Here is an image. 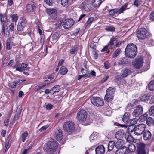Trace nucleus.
Instances as JSON below:
<instances>
[{"label":"nucleus","mask_w":154,"mask_h":154,"mask_svg":"<svg viewBox=\"0 0 154 154\" xmlns=\"http://www.w3.org/2000/svg\"><path fill=\"white\" fill-rule=\"evenodd\" d=\"M137 48L136 45L133 44H128L125 49V56L130 58H134L137 54Z\"/></svg>","instance_id":"f257e3e1"},{"label":"nucleus","mask_w":154,"mask_h":154,"mask_svg":"<svg viewBox=\"0 0 154 154\" xmlns=\"http://www.w3.org/2000/svg\"><path fill=\"white\" fill-rule=\"evenodd\" d=\"M58 146V143L53 140L48 141L44 146V149L50 154H53Z\"/></svg>","instance_id":"f03ea898"},{"label":"nucleus","mask_w":154,"mask_h":154,"mask_svg":"<svg viewBox=\"0 0 154 154\" xmlns=\"http://www.w3.org/2000/svg\"><path fill=\"white\" fill-rule=\"evenodd\" d=\"M63 130L67 132H70L74 129V124L71 121H67L63 125Z\"/></svg>","instance_id":"7ed1b4c3"},{"label":"nucleus","mask_w":154,"mask_h":154,"mask_svg":"<svg viewBox=\"0 0 154 154\" xmlns=\"http://www.w3.org/2000/svg\"><path fill=\"white\" fill-rule=\"evenodd\" d=\"M146 125L143 124H139L134 127V133L137 135L142 134L145 130Z\"/></svg>","instance_id":"20e7f679"},{"label":"nucleus","mask_w":154,"mask_h":154,"mask_svg":"<svg viewBox=\"0 0 154 154\" xmlns=\"http://www.w3.org/2000/svg\"><path fill=\"white\" fill-rule=\"evenodd\" d=\"M90 100L91 103L97 107L102 106L104 104L103 99L98 97H93Z\"/></svg>","instance_id":"39448f33"},{"label":"nucleus","mask_w":154,"mask_h":154,"mask_svg":"<svg viewBox=\"0 0 154 154\" xmlns=\"http://www.w3.org/2000/svg\"><path fill=\"white\" fill-rule=\"evenodd\" d=\"M82 8L85 11L89 12L93 9L92 2L88 0L84 1L81 5Z\"/></svg>","instance_id":"423d86ee"},{"label":"nucleus","mask_w":154,"mask_h":154,"mask_svg":"<svg viewBox=\"0 0 154 154\" xmlns=\"http://www.w3.org/2000/svg\"><path fill=\"white\" fill-rule=\"evenodd\" d=\"M27 21L23 18H20L19 20L17 29L19 31H22L27 26Z\"/></svg>","instance_id":"0eeeda50"},{"label":"nucleus","mask_w":154,"mask_h":154,"mask_svg":"<svg viewBox=\"0 0 154 154\" xmlns=\"http://www.w3.org/2000/svg\"><path fill=\"white\" fill-rule=\"evenodd\" d=\"M87 116V112L84 110H81L77 113L76 118L80 121L86 120Z\"/></svg>","instance_id":"6e6552de"},{"label":"nucleus","mask_w":154,"mask_h":154,"mask_svg":"<svg viewBox=\"0 0 154 154\" xmlns=\"http://www.w3.org/2000/svg\"><path fill=\"white\" fill-rule=\"evenodd\" d=\"M143 109L141 105H138L135 107L132 112V115L134 117H138L143 113Z\"/></svg>","instance_id":"1a4fd4ad"},{"label":"nucleus","mask_w":154,"mask_h":154,"mask_svg":"<svg viewBox=\"0 0 154 154\" xmlns=\"http://www.w3.org/2000/svg\"><path fill=\"white\" fill-rule=\"evenodd\" d=\"M147 31L145 28H141L138 29L137 32V35L139 39H144L146 38Z\"/></svg>","instance_id":"9d476101"},{"label":"nucleus","mask_w":154,"mask_h":154,"mask_svg":"<svg viewBox=\"0 0 154 154\" xmlns=\"http://www.w3.org/2000/svg\"><path fill=\"white\" fill-rule=\"evenodd\" d=\"M143 63V60L141 58H137L134 61L132 62V64L137 69L141 68Z\"/></svg>","instance_id":"9b49d317"},{"label":"nucleus","mask_w":154,"mask_h":154,"mask_svg":"<svg viewBox=\"0 0 154 154\" xmlns=\"http://www.w3.org/2000/svg\"><path fill=\"white\" fill-rule=\"evenodd\" d=\"M47 12L50 17L54 20H55L57 16V10L55 8H49L47 10Z\"/></svg>","instance_id":"f8f14e48"},{"label":"nucleus","mask_w":154,"mask_h":154,"mask_svg":"<svg viewBox=\"0 0 154 154\" xmlns=\"http://www.w3.org/2000/svg\"><path fill=\"white\" fill-rule=\"evenodd\" d=\"M74 23V20L72 19H67L63 21L62 26L65 29H67L71 27Z\"/></svg>","instance_id":"ddd939ff"},{"label":"nucleus","mask_w":154,"mask_h":154,"mask_svg":"<svg viewBox=\"0 0 154 154\" xmlns=\"http://www.w3.org/2000/svg\"><path fill=\"white\" fill-rule=\"evenodd\" d=\"M119 143H120V142L118 141L116 143V144L115 145V143L114 141H109L108 145V151H111L112 150L115 146L117 148H118V147H119V148L121 147L122 146V145H119V146H118V145H119Z\"/></svg>","instance_id":"4468645a"},{"label":"nucleus","mask_w":154,"mask_h":154,"mask_svg":"<svg viewBox=\"0 0 154 154\" xmlns=\"http://www.w3.org/2000/svg\"><path fill=\"white\" fill-rule=\"evenodd\" d=\"M145 146L146 145L144 143L140 144L137 150V154H146L145 150Z\"/></svg>","instance_id":"2eb2a0df"},{"label":"nucleus","mask_w":154,"mask_h":154,"mask_svg":"<svg viewBox=\"0 0 154 154\" xmlns=\"http://www.w3.org/2000/svg\"><path fill=\"white\" fill-rule=\"evenodd\" d=\"M128 5V3H127L124 4L119 9L118 8L112 9L114 11V13H118V14H120L121 13H122L123 11L126 9Z\"/></svg>","instance_id":"dca6fc26"},{"label":"nucleus","mask_w":154,"mask_h":154,"mask_svg":"<svg viewBox=\"0 0 154 154\" xmlns=\"http://www.w3.org/2000/svg\"><path fill=\"white\" fill-rule=\"evenodd\" d=\"M28 66V65L27 64L23 63L21 64V66L16 68V70L20 72H22L25 70L29 71L30 68L29 67H27Z\"/></svg>","instance_id":"f3484780"},{"label":"nucleus","mask_w":154,"mask_h":154,"mask_svg":"<svg viewBox=\"0 0 154 154\" xmlns=\"http://www.w3.org/2000/svg\"><path fill=\"white\" fill-rule=\"evenodd\" d=\"M96 154H104L105 152V148L103 145L98 146L95 149Z\"/></svg>","instance_id":"a211bd4d"},{"label":"nucleus","mask_w":154,"mask_h":154,"mask_svg":"<svg viewBox=\"0 0 154 154\" xmlns=\"http://www.w3.org/2000/svg\"><path fill=\"white\" fill-rule=\"evenodd\" d=\"M125 132L122 129L118 131L115 135V137L117 139L121 140L125 137Z\"/></svg>","instance_id":"6ab92c4d"},{"label":"nucleus","mask_w":154,"mask_h":154,"mask_svg":"<svg viewBox=\"0 0 154 154\" xmlns=\"http://www.w3.org/2000/svg\"><path fill=\"white\" fill-rule=\"evenodd\" d=\"M56 139L58 141H60L63 137L62 131L61 129H59L56 131L54 135Z\"/></svg>","instance_id":"aec40b11"},{"label":"nucleus","mask_w":154,"mask_h":154,"mask_svg":"<svg viewBox=\"0 0 154 154\" xmlns=\"http://www.w3.org/2000/svg\"><path fill=\"white\" fill-rule=\"evenodd\" d=\"M151 132L148 130H146L143 132V138L145 140H150L151 139Z\"/></svg>","instance_id":"412c9836"},{"label":"nucleus","mask_w":154,"mask_h":154,"mask_svg":"<svg viewBox=\"0 0 154 154\" xmlns=\"http://www.w3.org/2000/svg\"><path fill=\"white\" fill-rule=\"evenodd\" d=\"M131 72V71L130 69L127 68L124 69L121 71V76L122 77H125L130 74Z\"/></svg>","instance_id":"4be33fe9"},{"label":"nucleus","mask_w":154,"mask_h":154,"mask_svg":"<svg viewBox=\"0 0 154 154\" xmlns=\"http://www.w3.org/2000/svg\"><path fill=\"white\" fill-rule=\"evenodd\" d=\"M151 95V93H148L142 95L139 98L142 101H145L148 100Z\"/></svg>","instance_id":"5701e85b"},{"label":"nucleus","mask_w":154,"mask_h":154,"mask_svg":"<svg viewBox=\"0 0 154 154\" xmlns=\"http://www.w3.org/2000/svg\"><path fill=\"white\" fill-rule=\"evenodd\" d=\"M129 61L126 57H121L119 59L118 63L119 65H124L128 63Z\"/></svg>","instance_id":"b1692460"},{"label":"nucleus","mask_w":154,"mask_h":154,"mask_svg":"<svg viewBox=\"0 0 154 154\" xmlns=\"http://www.w3.org/2000/svg\"><path fill=\"white\" fill-rule=\"evenodd\" d=\"M126 147L124 146L117 149L116 151L115 154H128L126 153Z\"/></svg>","instance_id":"393cba45"},{"label":"nucleus","mask_w":154,"mask_h":154,"mask_svg":"<svg viewBox=\"0 0 154 154\" xmlns=\"http://www.w3.org/2000/svg\"><path fill=\"white\" fill-rule=\"evenodd\" d=\"M12 138L11 136H9L7 138L6 141L5 149L7 151L10 147L11 143Z\"/></svg>","instance_id":"a878e982"},{"label":"nucleus","mask_w":154,"mask_h":154,"mask_svg":"<svg viewBox=\"0 0 154 154\" xmlns=\"http://www.w3.org/2000/svg\"><path fill=\"white\" fill-rule=\"evenodd\" d=\"M136 149L135 145L133 143H130L128 147V149H127L128 152H134Z\"/></svg>","instance_id":"bb28decb"},{"label":"nucleus","mask_w":154,"mask_h":154,"mask_svg":"<svg viewBox=\"0 0 154 154\" xmlns=\"http://www.w3.org/2000/svg\"><path fill=\"white\" fill-rule=\"evenodd\" d=\"M60 86L58 85H56L51 89V91H52V94L56 92H58L60 90Z\"/></svg>","instance_id":"cd10ccee"},{"label":"nucleus","mask_w":154,"mask_h":154,"mask_svg":"<svg viewBox=\"0 0 154 154\" xmlns=\"http://www.w3.org/2000/svg\"><path fill=\"white\" fill-rule=\"evenodd\" d=\"M23 81L21 80H19L18 81L13 82H12L11 83L9 84V86L11 88H15L17 85V84H18L20 85L21 83L23 82Z\"/></svg>","instance_id":"c85d7f7f"},{"label":"nucleus","mask_w":154,"mask_h":154,"mask_svg":"<svg viewBox=\"0 0 154 154\" xmlns=\"http://www.w3.org/2000/svg\"><path fill=\"white\" fill-rule=\"evenodd\" d=\"M78 50V45H76L75 46H72L70 50V53L73 55L77 52Z\"/></svg>","instance_id":"c756f323"},{"label":"nucleus","mask_w":154,"mask_h":154,"mask_svg":"<svg viewBox=\"0 0 154 154\" xmlns=\"http://www.w3.org/2000/svg\"><path fill=\"white\" fill-rule=\"evenodd\" d=\"M116 88L115 87H109L106 90V92L109 94L113 95L115 92Z\"/></svg>","instance_id":"7c9ffc66"},{"label":"nucleus","mask_w":154,"mask_h":154,"mask_svg":"<svg viewBox=\"0 0 154 154\" xmlns=\"http://www.w3.org/2000/svg\"><path fill=\"white\" fill-rule=\"evenodd\" d=\"M113 98V95L109 94L106 92L104 97L105 100L108 102L112 101Z\"/></svg>","instance_id":"2f4dec72"},{"label":"nucleus","mask_w":154,"mask_h":154,"mask_svg":"<svg viewBox=\"0 0 154 154\" xmlns=\"http://www.w3.org/2000/svg\"><path fill=\"white\" fill-rule=\"evenodd\" d=\"M102 3L101 0H94L92 3V6L94 8L98 7Z\"/></svg>","instance_id":"473e14b6"},{"label":"nucleus","mask_w":154,"mask_h":154,"mask_svg":"<svg viewBox=\"0 0 154 154\" xmlns=\"http://www.w3.org/2000/svg\"><path fill=\"white\" fill-rule=\"evenodd\" d=\"M125 137L126 140L129 142H132L134 141V138L129 133L126 134L125 135Z\"/></svg>","instance_id":"72a5a7b5"},{"label":"nucleus","mask_w":154,"mask_h":154,"mask_svg":"<svg viewBox=\"0 0 154 154\" xmlns=\"http://www.w3.org/2000/svg\"><path fill=\"white\" fill-rule=\"evenodd\" d=\"M59 71L60 74L64 75L67 73L68 70L65 66H62L60 69Z\"/></svg>","instance_id":"f704fd0d"},{"label":"nucleus","mask_w":154,"mask_h":154,"mask_svg":"<svg viewBox=\"0 0 154 154\" xmlns=\"http://www.w3.org/2000/svg\"><path fill=\"white\" fill-rule=\"evenodd\" d=\"M129 113L128 112H125L123 116L122 120L123 122H128L129 119Z\"/></svg>","instance_id":"c9c22d12"},{"label":"nucleus","mask_w":154,"mask_h":154,"mask_svg":"<svg viewBox=\"0 0 154 154\" xmlns=\"http://www.w3.org/2000/svg\"><path fill=\"white\" fill-rule=\"evenodd\" d=\"M138 121V119L136 118H133L130 119L128 120V123L129 124V125H132L133 126L137 123Z\"/></svg>","instance_id":"e433bc0d"},{"label":"nucleus","mask_w":154,"mask_h":154,"mask_svg":"<svg viewBox=\"0 0 154 154\" xmlns=\"http://www.w3.org/2000/svg\"><path fill=\"white\" fill-rule=\"evenodd\" d=\"M154 121L153 118L149 117L146 119V123L149 126H150L152 125H153Z\"/></svg>","instance_id":"4c0bfd02"},{"label":"nucleus","mask_w":154,"mask_h":154,"mask_svg":"<svg viewBox=\"0 0 154 154\" xmlns=\"http://www.w3.org/2000/svg\"><path fill=\"white\" fill-rule=\"evenodd\" d=\"M122 51L120 48L117 49L112 55V57L115 58L118 56L121 53Z\"/></svg>","instance_id":"58836bf2"},{"label":"nucleus","mask_w":154,"mask_h":154,"mask_svg":"<svg viewBox=\"0 0 154 154\" xmlns=\"http://www.w3.org/2000/svg\"><path fill=\"white\" fill-rule=\"evenodd\" d=\"M0 17L1 22L5 23L7 21V15L6 14H0Z\"/></svg>","instance_id":"ea45409f"},{"label":"nucleus","mask_w":154,"mask_h":154,"mask_svg":"<svg viewBox=\"0 0 154 154\" xmlns=\"http://www.w3.org/2000/svg\"><path fill=\"white\" fill-rule=\"evenodd\" d=\"M28 135V133L27 131H25L24 133H22L21 135V137L22 138V140L23 142H24L26 140Z\"/></svg>","instance_id":"a19ab883"},{"label":"nucleus","mask_w":154,"mask_h":154,"mask_svg":"<svg viewBox=\"0 0 154 154\" xmlns=\"http://www.w3.org/2000/svg\"><path fill=\"white\" fill-rule=\"evenodd\" d=\"M69 0H61V4L64 7H67L69 5Z\"/></svg>","instance_id":"79ce46f5"},{"label":"nucleus","mask_w":154,"mask_h":154,"mask_svg":"<svg viewBox=\"0 0 154 154\" xmlns=\"http://www.w3.org/2000/svg\"><path fill=\"white\" fill-rule=\"evenodd\" d=\"M95 18L93 17H91L88 18V21L85 23V26L90 25L94 20Z\"/></svg>","instance_id":"37998d69"},{"label":"nucleus","mask_w":154,"mask_h":154,"mask_svg":"<svg viewBox=\"0 0 154 154\" xmlns=\"http://www.w3.org/2000/svg\"><path fill=\"white\" fill-rule=\"evenodd\" d=\"M149 89L151 91L154 90V80L149 82L148 85Z\"/></svg>","instance_id":"c03bdc74"},{"label":"nucleus","mask_w":154,"mask_h":154,"mask_svg":"<svg viewBox=\"0 0 154 154\" xmlns=\"http://www.w3.org/2000/svg\"><path fill=\"white\" fill-rule=\"evenodd\" d=\"M11 17L12 18V21L13 22H16L18 20V17L17 14H11Z\"/></svg>","instance_id":"a18cd8bd"},{"label":"nucleus","mask_w":154,"mask_h":154,"mask_svg":"<svg viewBox=\"0 0 154 154\" xmlns=\"http://www.w3.org/2000/svg\"><path fill=\"white\" fill-rule=\"evenodd\" d=\"M62 23V20L61 19H59L57 20L56 23H55V25L56 28L59 27L61 25Z\"/></svg>","instance_id":"49530a36"},{"label":"nucleus","mask_w":154,"mask_h":154,"mask_svg":"<svg viewBox=\"0 0 154 154\" xmlns=\"http://www.w3.org/2000/svg\"><path fill=\"white\" fill-rule=\"evenodd\" d=\"M10 40L8 39L6 41V49L8 50L11 49L12 48V46L10 44Z\"/></svg>","instance_id":"de8ad7c7"},{"label":"nucleus","mask_w":154,"mask_h":154,"mask_svg":"<svg viewBox=\"0 0 154 154\" xmlns=\"http://www.w3.org/2000/svg\"><path fill=\"white\" fill-rule=\"evenodd\" d=\"M150 115L154 116V105L152 106L150 108L149 112Z\"/></svg>","instance_id":"09e8293b"},{"label":"nucleus","mask_w":154,"mask_h":154,"mask_svg":"<svg viewBox=\"0 0 154 154\" xmlns=\"http://www.w3.org/2000/svg\"><path fill=\"white\" fill-rule=\"evenodd\" d=\"M115 28L112 26H108L106 27L105 30L108 31H114Z\"/></svg>","instance_id":"8fccbe9b"},{"label":"nucleus","mask_w":154,"mask_h":154,"mask_svg":"<svg viewBox=\"0 0 154 154\" xmlns=\"http://www.w3.org/2000/svg\"><path fill=\"white\" fill-rule=\"evenodd\" d=\"M60 37V35L57 32H55L53 35L52 36L53 40H56Z\"/></svg>","instance_id":"3c124183"},{"label":"nucleus","mask_w":154,"mask_h":154,"mask_svg":"<svg viewBox=\"0 0 154 154\" xmlns=\"http://www.w3.org/2000/svg\"><path fill=\"white\" fill-rule=\"evenodd\" d=\"M115 40V38L114 37L112 38L110 41L109 42L107 45L109 47L110 45L113 46L114 45L113 42Z\"/></svg>","instance_id":"603ef678"},{"label":"nucleus","mask_w":154,"mask_h":154,"mask_svg":"<svg viewBox=\"0 0 154 154\" xmlns=\"http://www.w3.org/2000/svg\"><path fill=\"white\" fill-rule=\"evenodd\" d=\"M147 114L145 113L143 114V115H142L140 116L139 119H140L141 120L144 121L145 119H147Z\"/></svg>","instance_id":"864d4df0"},{"label":"nucleus","mask_w":154,"mask_h":154,"mask_svg":"<svg viewBox=\"0 0 154 154\" xmlns=\"http://www.w3.org/2000/svg\"><path fill=\"white\" fill-rule=\"evenodd\" d=\"M141 1L139 0H135L134 2L133 5L136 7H138L141 3Z\"/></svg>","instance_id":"5fc2aeb1"},{"label":"nucleus","mask_w":154,"mask_h":154,"mask_svg":"<svg viewBox=\"0 0 154 154\" xmlns=\"http://www.w3.org/2000/svg\"><path fill=\"white\" fill-rule=\"evenodd\" d=\"M90 47L91 48H92L94 51H95L96 49V46L95 42H92L91 43Z\"/></svg>","instance_id":"6e6d98bb"},{"label":"nucleus","mask_w":154,"mask_h":154,"mask_svg":"<svg viewBox=\"0 0 154 154\" xmlns=\"http://www.w3.org/2000/svg\"><path fill=\"white\" fill-rule=\"evenodd\" d=\"M87 72V68L85 66L82 67L81 72L82 73H86Z\"/></svg>","instance_id":"4d7b16f0"},{"label":"nucleus","mask_w":154,"mask_h":154,"mask_svg":"<svg viewBox=\"0 0 154 154\" xmlns=\"http://www.w3.org/2000/svg\"><path fill=\"white\" fill-rule=\"evenodd\" d=\"M20 113L21 112L20 111H18L17 112V113L16 114V115L14 117V119L15 120H17L18 119L19 117L20 116Z\"/></svg>","instance_id":"13d9d810"},{"label":"nucleus","mask_w":154,"mask_h":154,"mask_svg":"<svg viewBox=\"0 0 154 154\" xmlns=\"http://www.w3.org/2000/svg\"><path fill=\"white\" fill-rule=\"evenodd\" d=\"M48 127L49 126L47 125H44L40 128L39 129V131L41 132L43 131L46 130Z\"/></svg>","instance_id":"bf43d9fd"},{"label":"nucleus","mask_w":154,"mask_h":154,"mask_svg":"<svg viewBox=\"0 0 154 154\" xmlns=\"http://www.w3.org/2000/svg\"><path fill=\"white\" fill-rule=\"evenodd\" d=\"M53 0H44L45 2L48 5L51 6L53 3Z\"/></svg>","instance_id":"052dcab7"},{"label":"nucleus","mask_w":154,"mask_h":154,"mask_svg":"<svg viewBox=\"0 0 154 154\" xmlns=\"http://www.w3.org/2000/svg\"><path fill=\"white\" fill-rule=\"evenodd\" d=\"M121 79V77L117 76H116L114 79V81L116 83H119L120 82V80Z\"/></svg>","instance_id":"680f3d73"},{"label":"nucleus","mask_w":154,"mask_h":154,"mask_svg":"<svg viewBox=\"0 0 154 154\" xmlns=\"http://www.w3.org/2000/svg\"><path fill=\"white\" fill-rule=\"evenodd\" d=\"M133 126L129 125L127 129L128 131L129 132H132L133 131H134V127L133 128Z\"/></svg>","instance_id":"e2e57ef3"},{"label":"nucleus","mask_w":154,"mask_h":154,"mask_svg":"<svg viewBox=\"0 0 154 154\" xmlns=\"http://www.w3.org/2000/svg\"><path fill=\"white\" fill-rule=\"evenodd\" d=\"M29 7L31 8L32 10L33 11H34L35 9H36V6L35 5H31V4H29L27 6V8H29Z\"/></svg>","instance_id":"0e129e2a"},{"label":"nucleus","mask_w":154,"mask_h":154,"mask_svg":"<svg viewBox=\"0 0 154 154\" xmlns=\"http://www.w3.org/2000/svg\"><path fill=\"white\" fill-rule=\"evenodd\" d=\"M53 107V105L50 104H48V105H46V108L47 110H51L52 109Z\"/></svg>","instance_id":"69168bd1"},{"label":"nucleus","mask_w":154,"mask_h":154,"mask_svg":"<svg viewBox=\"0 0 154 154\" xmlns=\"http://www.w3.org/2000/svg\"><path fill=\"white\" fill-rule=\"evenodd\" d=\"M9 27L11 31L12 32L14 30V23H11L9 25Z\"/></svg>","instance_id":"338daca9"},{"label":"nucleus","mask_w":154,"mask_h":154,"mask_svg":"<svg viewBox=\"0 0 154 154\" xmlns=\"http://www.w3.org/2000/svg\"><path fill=\"white\" fill-rule=\"evenodd\" d=\"M9 120L8 119H6L4 121V125L5 126H8L9 124Z\"/></svg>","instance_id":"774afa93"}]
</instances>
